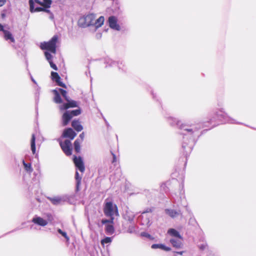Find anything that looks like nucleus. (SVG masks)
Wrapping results in <instances>:
<instances>
[{
	"label": "nucleus",
	"mask_w": 256,
	"mask_h": 256,
	"mask_svg": "<svg viewBox=\"0 0 256 256\" xmlns=\"http://www.w3.org/2000/svg\"><path fill=\"white\" fill-rule=\"evenodd\" d=\"M218 112H216V116H218Z\"/></svg>",
	"instance_id": "obj_52"
},
{
	"label": "nucleus",
	"mask_w": 256,
	"mask_h": 256,
	"mask_svg": "<svg viewBox=\"0 0 256 256\" xmlns=\"http://www.w3.org/2000/svg\"><path fill=\"white\" fill-rule=\"evenodd\" d=\"M104 213L106 216L110 217L111 222H113L115 216H118L116 206L111 202H106L104 207Z\"/></svg>",
	"instance_id": "obj_1"
},
{
	"label": "nucleus",
	"mask_w": 256,
	"mask_h": 256,
	"mask_svg": "<svg viewBox=\"0 0 256 256\" xmlns=\"http://www.w3.org/2000/svg\"><path fill=\"white\" fill-rule=\"evenodd\" d=\"M176 254L182 255L183 254V252H176Z\"/></svg>",
	"instance_id": "obj_50"
},
{
	"label": "nucleus",
	"mask_w": 256,
	"mask_h": 256,
	"mask_svg": "<svg viewBox=\"0 0 256 256\" xmlns=\"http://www.w3.org/2000/svg\"><path fill=\"white\" fill-rule=\"evenodd\" d=\"M167 234L172 237V238H182L180 232L174 228H170L167 232Z\"/></svg>",
	"instance_id": "obj_15"
},
{
	"label": "nucleus",
	"mask_w": 256,
	"mask_h": 256,
	"mask_svg": "<svg viewBox=\"0 0 256 256\" xmlns=\"http://www.w3.org/2000/svg\"><path fill=\"white\" fill-rule=\"evenodd\" d=\"M74 149L76 152H79L80 150V145H74Z\"/></svg>",
	"instance_id": "obj_34"
},
{
	"label": "nucleus",
	"mask_w": 256,
	"mask_h": 256,
	"mask_svg": "<svg viewBox=\"0 0 256 256\" xmlns=\"http://www.w3.org/2000/svg\"><path fill=\"white\" fill-rule=\"evenodd\" d=\"M48 199L54 205L61 204L68 200L66 196H56L54 197H48Z\"/></svg>",
	"instance_id": "obj_5"
},
{
	"label": "nucleus",
	"mask_w": 256,
	"mask_h": 256,
	"mask_svg": "<svg viewBox=\"0 0 256 256\" xmlns=\"http://www.w3.org/2000/svg\"><path fill=\"white\" fill-rule=\"evenodd\" d=\"M150 220L149 218L146 214V213L144 212L142 216V224L144 226H148L150 225Z\"/></svg>",
	"instance_id": "obj_23"
},
{
	"label": "nucleus",
	"mask_w": 256,
	"mask_h": 256,
	"mask_svg": "<svg viewBox=\"0 0 256 256\" xmlns=\"http://www.w3.org/2000/svg\"><path fill=\"white\" fill-rule=\"evenodd\" d=\"M6 30H4L3 26L0 24V32H3Z\"/></svg>",
	"instance_id": "obj_43"
},
{
	"label": "nucleus",
	"mask_w": 256,
	"mask_h": 256,
	"mask_svg": "<svg viewBox=\"0 0 256 256\" xmlns=\"http://www.w3.org/2000/svg\"><path fill=\"white\" fill-rule=\"evenodd\" d=\"M108 22L109 26L114 30H119L120 26L118 24V19L115 16H110L108 18Z\"/></svg>",
	"instance_id": "obj_7"
},
{
	"label": "nucleus",
	"mask_w": 256,
	"mask_h": 256,
	"mask_svg": "<svg viewBox=\"0 0 256 256\" xmlns=\"http://www.w3.org/2000/svg\"><path fill=\"white\" fill-rule=\"evenodd\" d=\"M106 232L108 234H112L114 232V228L112 224H108L106 226Z\"/></svg>",
	"instance_id": "obj_26"
},
{
	"label": "nucleus",
	"mask_w": 256,
	"mask_h": 256,
	"mask_svg": "<svg viewBox=\"0 0 256 256\" xmlns=\"http://www.w3.org/2000/svg\"><path fill=\"white\" fill-rule=\"evenodd\" d=\"M4 38L6 40H10L11 42H14L15 40L14 37L12 36L11 32L7 30H6L4 32Z\"/></svg>",
	"instance_id": "obj_21"
},
{
	"label": "nucleus",
	"mask_w": 256,
	"mask_h": 256,
	"mask_svg": "<svg viewBox=\"0 0 256 256\" xmlns=\"http://www.w3.org/2000/svg\"><path fill=\"white\" fill-rule=\"evenodd\" d=\"M58 233H59V234H62V232H63V231H62L60 229H58Z\"/></svg>",
	"instance_id": "obj_49"
},
{
	"label": "nucleus",
	"mask_w": 256,
	"mask_h": 256,
	"mask_svg": "<svg viewBox=\"0 0 256 256\" xmlns=\"http://www.w3.org/2000/svg\"><path fill=\"white\" fill-rule=\"evenodd\" d=\"M29 4H30V11L31 12H50L49 10H46L44 7L41 8V7H38L36 8L34 10V2L33 0H29Z\"/></svg>",
	"instance_id": "obj_13"
},
{
	"label": "nucleus",
	"mask_w": 256,
	"mask_h": 256,
	"mask_svg": "<svg viewBox=\"0 0 256 256\" xmlns=\"http://www.w3.org/2000/svg\"><path fill=\"white\" fill-rule=\"evenodd\" d=\"M70 139L65 140V141L64 142V144H70Z\"/></svg>",
	"instance_id": "obj_45"
},
{
	"label": "nucleus",
	"mask_w": 256,
	"mask_h": 256,
	"mask_svg": "<svg viewBox=\"0 0 256 256\" xmlns=\"http://www.w3.org/2000/svg\"><path fill=\"white\" fill-rule=\"evenodd\" d=\"M53 93L54 94V102L56 104H61L62 102V99L58 92L56 90H53Z\"/></svg>",
	"instance_id": "obj_22"
},
{
	"label": "nucleus",
	"mask_w": 256,
	"mask_h": 256,
	"mask_svg": "<svg viewBox=\"0 0 256 256\" xmlns=\"http://www.w3.org/2000/svg\"><path fill=\"white\" fill-rule=\"evenodd\" d=\"M111 153H112V157H113L112 162L114 163V162H116V154H114V152L112 151H111Z\"/></svg>",
	"instance_id": "obj_39"
},
{
	"label": "nucleus",
	"mask_w": 256,
	"mask_h": 256,
	"mask_svg": "<svg viewBox=\"0 0 256 256\" xmlns=\"http://www.w3.org/2000/svg\"><path fill=\"white\" fill-rule=\"evenodd\" d=\"M65 154L70 156L72 154L73 145H60Z\"/></svg>",
	"instance_id": "obj_18"
},
{
	"label": "nucleus",
	"mask_w": 256,
	"mask_h": 256,
	"mask_svg": "<svg viewBox=\"0 0 256 256\" xmlns=\"http://www.w3.org/2000/svg\"><path fill=\"white\" fill-rule=\"evenodd\" d=\"M1 16L2 18H4L6 17V14L4 13H2L1 14Z\"/></svg>",
	"instance_id": "obj_47"
},
{
	"label": "nucleus",
	"mask_w": 256,
	"mask_h": 256,
	"mask_svg": "<svg viewBox=\"0 0 256 256\" xmlns=\"http://www.w3.org/2000/svg\"><path fill=\"white\" fill-rule=\"evenodd\" d=\"M58 38V36L54 35L48 42L41 43L40 46V48L42 50H47L53 54H56Z\"/></svg>",
	"instance_id": "obj_2"
},
{
	"label": "nucleus",
	"mask_w": 256,
	"mask_h": 256,
	"mask_svg": "<svg viewBox=\"0 0 256 256\" xmlns=\"http://www.w3.org/2000/svg\"><path fill=\"white\" fill-rule=\"evenodd\" d=\"M72 126L77 132H80L83 129L79 120H74L72 122Z\"/></svg>",
	"instance_id": "obj_16"
},
{
	"label": "nucleus",
	"mask_w": 256,
	"mask_h": 256,
	"mask_svg": "<svg viewBox=\"0 0 256 256\" xmlns=\"http://www.w3.org/2000/svg\"><path fill=\"white\" fill-rule=\"evenodd\" d=\"M220 116H222V117H224V114L223 113H222V114H220Z\"/></svg>",
	"instance_id": "obj_51"
},
{
	"label": "nucleus",
	"mask_w": 256,
	"mask_h": 256,
	"mask_svg": "<svg viewBox=\"0 0 256 256\" xmlns=\"http://www.w3.org/2000/svg\"><path fill=\"white\" fill-rule=\"evenodd\" d=\"M182 238H171L170 240V242L174 247L176 248H180L182 246Z\"/></svg>",
	"instance_id": "obj_11"
},
{
	"label": "nucleus",
	"mask_w": 256,
	"mask_h": 256,
	"mask_svg": "<svg viewBox=\"0 0 256 256\" xmlns=\"http://www.w3.org/2000/svg\"><path fill=\"white\" fill-rule=\"evenodd\" d=\"M61 234L66 238V241L68 242L70 238L67 236V234H66V232H63Z\"/></svg>",
	"instance_id": "obj_36"
},
{
	"label": "nucleus",
	"mask_w": 256,
	"mask_h": 256,
	"mask_svg": "<svg viewBox=\"0 0 256 256\" xmlns=\"http://www.w3.org/2000/svg\"><path fill=\"white\" fill-rule=\"evenodd\" d=\"M32 221L34 224L42 226H44L48 224L46 220L37 216H34Z\"/></svg>",
	"instance_id": "obj_9"
},
{
	"label": "nucleus",
	"mask_w": 256,
	"mask_h": 256,
	"mask_svg": "<svg viewBox=\"0 0 256 256\" xmlns=\"http://www.w3.org/2000/svg\"><path fill=\"white\" fill-rule=\"evenodd\" d=\"M102 223L103 224H106L108 222L111 223V224L112 223V222H110V220H102Z\"/></svg>",
	"instance_id": "obj_41"
},
{
	"label": "nucleus",
	"mask_w": 256,
	"mask_h": 256,
	"mask_svg": "<svg viewBox=\"0 0 256 256\" xmlns=\"http://www.w3.org/2000/svg\"><path fill=\"white\" fill-rule=\"evenodd\" d=\"M59 91L60 92V94L64 98V99L66 101H68V98L67 96V92L66 90H63L62 88H59Z\"/></svg>",
	"instance_id": "obj_28"
},
{
	"label": "nucleus",
	"mask_w": 256,
	"mask_h": 256,
	"mask_svg": "<svg viewBox=\"0 0 256 256\" xmlns=\"http://www.w3.org/2000/svg\"><path fill=\"white\" fill-rule=\"evenodd\" d=\"M152 248L153 249L160 248L166 252H168L171 250V248L170 247L166 246L162 244H154L152 246Z\"/></svg>",
	"instance_id": "obj_20"
},
{
	"label": "nucleus",
	"mask_w": 256,
	"mask_h": 256,
	"mask_svg": "<svg viewBox=\"0 0 256 256\" xmlns=\"http://www.w3.org/2000/svg\"><path fill=\"white\" fill-rule=\"evenodd\" d=\"M166 214L172 218H176L180 214V211H176L172 209H166Z\"/></svg>",
	"instance_id": "obj_17"
},
{
	"label": "nucleus",
	"mask_w": 256,
	"mask_h": 256,
	"mask_svg": "<svg viewBox=\"0 0 256 256\" xmlns=\"http://www.w3.org/2000/svg\"><path fill=\"white\" fill-rule=\"evenodd\" d=\"M50 67L53 68L54 70H58V68L54 64V62H50Z\"/></svg>",
	"instance_id": "obj_33"
},
{
	"label": "nucleus",
	"mask_w": 256,
	"mask_h": 256,
	"mask_svg": "<svg viewBox=\"0 0 256 256\" xmlns=\"http://www.w3.org/2000/svg\"><path fill=\"white\" fill-rule=\"evenodd\" d=\"M75 178H76V190H78L79 186L80 184V182H81V180H82V176L79 175V174L78 172H76Z\"/></svg>",
	"instance_id": "obj_25"
},
{
	"label": "nucleus",
	"mask_w": 256,
	"mask_h": 256,
	"mask_svg": "<svg viewBox=\"0 0 256 256\" xmlns=\"http://www.w3.org/2000/svg\"><path fill=\"white\" fill-rule=\"evenodd\" d=\"M206 245L204 244L200 245V248L202 250H204L206 248Z\"/></svg>",
	"instance_id": "obj_44"
},
{
	"label": "nucleus",
	"mask_w": 256,
	"mask_h": 256,
	"mask_svg": "<svg viewBox=\"0 0 256 256\" xmlns=\"http://www.w3.org/2000/svg\"><path fill=\"white\" fill-rule=\"evenodd\" d=\"M22 163H23L24 169L27 172L30 173L32 172L33 169H32L31 164L30 163H26L24 160L22 161Z\"/></svg>",
	"instance_id": "obj_24"
},
{
	"label": "nucleus",
	"mask_w": 256,
	"mask_h": 256,
	"mask_svg": "<svg viewBox=\"0 0 256 256\" xmlns=\"http://www.w3.org/2000/svg\"><path fill=\"white\" fill-rule=\"evenodd\" d=\"M74 162L75 166L81 172H84L85 170V166L82 158L80 157L74 156Z\"/></svg>",
	"instance_id": "obj_6"
},
{
	"label": "nucleus",
	"mask_w": 256,
	"mask_h": 256,
	"mask_svg": "<svg viewBox=\"0 0 256 256\" xmlns=\"http://www.w3.org/2000/svg\"><path fill=\"white\" fill-rule=\"evenodd\" d=\"M34 2L44 7L46 10L50 8L52 4V0H43L42 2H41L40 0H34Z\"/></svg>",
	"instance_id": "obj_14"
},
{
	"label": "nucleus",
	"mask_w": 256,
	"mask_h": 256,
	"mask_svg": "<svg viewBox=\"0 0 256 256\" xmlns=\"http://www.w3.org/2000/svg\"><path fill=\"white\" fill-rule=\"evenodd\" d=\"M184 130L188 132H190V134H192L196 130H198V129L193 130L192 128H185Z\"/></svg>",
	"instance_id": "obj_32"
},
{
	"label": "nucleus",
	"mask_w": 256,
	"mask_h": 256,
	"mask_svg": "<svg viewBox=\"0 0 256 256\" xmlns=\"http://www.w3.org/2000/svg\"><path fill=\"white\" fill-rule=\"evenodd\" d=\"M36 145H31V150H32L33 154H36Z\"/></svg>",
	"instance_id": "obj_38"
},
{
	"label": "nucleus",
	"mask_w": 256,
	"mask_h": 256,
	"mask_svg": "<svg viewBox=\"0 0 256 256\" xmlns=\"http://www.w3.org/2000/svg\"><path fill=\"white\" fill-rule=\"evenodd\" d=\"M96 15L94 14H89L86 16L80 18L78 24L79 26L81 28H87L94 25Z\"/></svg>",
	"instance_id": "obj_3"
},
{
	"label": "nucleus",
	"mask_w": 256,
	"mask_h": 256,
	"mask_svg": "<svg viewBox=\"0 0 256 256\" xmlns=\"http://www.w3.org/2000/svg\"><path fill=\"white\" fill-rule=\"evenodd\" d=\"M74 144H80V142H78V140H75V142H74Z\"/></svg>",
	"instance_id": "obj_48"
},
{
	"label": "nucleus",
	"mask_w": 256,
	"mask_h": 256,
	"mask_svg": "<svg viewBox=\"0 0 256 256\" xmlns=\"http://www.w3.org/2000/svg\"><path fill=\"white\" fill-rule=\"evenodd\" d=\"M35 140H36V138H35L34 135L33 134L32 135V138L30 140V144H35Z\"/></svg>",
	"instance_id": "obj_37"
},
{
	"label": "nucleus",
	"mask_w": 256,
	"mask_h": 256,
	"mask_svg": "<svg viewBox=\"0 0 256 256\" xmlns=\"http://www.w3.org/2000/svg\"><path fill=\"white\" fill-rule=\"evenodd\" d=\"M141 236H142L148 238H150V234H149L148 233L146 232H142L141 233Z\"/></svg>",
	"instance_id": "obj_35"
},
{
	"label": "nucleus",
	"mask_w": 256,
	"mask_h": 256,
	"mask_svg": "<svg viewBox=\"0 0 256 256\" xmlns=\"http://www.w3.org/2000/svg\"><path fill=\"white\" fill-rule=\"evenodd\" d=\"M76 136V134L71 128L66 129L63 132L62 136L64 138H69L70 140H73Z\"/></svg>",
	"instance_id": "obj_12"
},
{
	"label": "nucleus",
	"mask_w": 256,
	"mask_h": 256,
	"mask_svg": "<svg viewBox=\"0 0 256 256\" xmlns=\"http://www.w3.org/2000/svg\"><path fill=\"white\" fill-rule=\"evenodd\" d=\"M81 114L80 108L72 110H67L62 116V124L64 126H66L69 123L70 120L75 116H78Z\"/></svg>",
	"instance_id": "obj_4"
},
{
	"label": "nucleus",
	"mask_w": 256,
	"mask_h": 256,
	"mask_svg": "<svg viewBox=\"0 0 256 256\" xmlns=\"http://www.w3.org/2000/svg\"><path fill=\"white\" fill-rule=\"evenodd\" d=\"M136 231L135 227L134 225L130 226L128 229V232L129 233H132Z\"/></svg>",
	"instance_id": "obj_31"
},
{
	"label": "nucleus",
	"mask_w": 256,
	"mask_h": 256,
	"mask_svg": "<svg viewBox=\"0 0 256 256\" xmlns=\"http://www.w3.org/2000/svg\"><path fill=\"white\" fill-rule=\"evenodd\" d=\"M84 132L82 133L80 135V138H81L82 140L84 138Z\"/></svg>",
	"instance_id": "obj_46"
},
{
	"label": "nucleus",
	"mask_w": 256,
	"mask_h": 256,
	"mask_svg": "<svg viewBox=\"0 0 256 256\" xmlns=\"http://www.w3.org/2000/svg\"><path fill=\"white\" fill-rule=\"evenodd\" d=\"M68 102L60 106V110H66L71 108H76L78 106V103L74 100L67 101Z\"/></svg>",
	"instance_id": "obj_10"
},
{
	"label": "nucleus",
	"mask_w": 256,
	"mask_h": 256,
	"mask_svg": "<svg viewBox=\"0 0 256 256\" xmlns=\"http://www.w3.org/2000/svg\"><path fill=\"white\" fill-rule=\"evenodd\" d=\"M134 218V215L130 212H127L126 214L124 215V218L130 222L132 221Z\"/></svg>",
	"instance_id": "obj_27"
},
{
	"label": "nucleus",
	"mask_w": 256,
	"mask_h": 256,
	"mask_svg": "<svg viewBox=\"0 0 256 256\" xmlns=\"http://www.w3.org/2000/svg\"><path fill=\"white\" fill-rule=\"evenodd\" d=\"M186 146H188L187 145L184 146H182V148H183L184 150H185V149H186V148L188 149V152H186V154H187L188 152H190L191 151V148H189V147H188Z\"/></svg>",
	"instance_id": "obj_40"
},
{
	"label": "nucleus",
	"mask_w": 256,
	"mask_h": 256,
	"mask_svg": "<svg viewBox=\"0 0 256 256\" xmlns=\"http://www.w3.org/2000/svg\"><path fill=\"white\" fill-rule=\"evenodd\" d=\"M52 80L56 83L57 85L64 88H66V85L61 82V78L56 72H51Z\"/></svg>",
	"instance_id": "obj_8"
},
{
	"label": "nucleus",
	"mask_w": 256,
	"mask_h": 256,
	"mask_svg": "<svg viewBox=\"0 0 256 256\" xmlns=\"http://www.w3.org/2000/svg\"><path fill=\"white\" fill-rule=\"evenodd\" d=\"M112 242V238L110 237H106L104 239L101 240V244L102 245H104L106 244H109Z\"/></svg>",
	"instance_id": "obj_29"
},
{
	"label": "nucleus",
	"mask_w": 256,
	"mask_h": 256,
	"mask_svg": "<svg viewBox=\"0 0 256 256\" xmlns=\"http://www.w3.org/2000/svg\"><path fill=\"white\" fill-rule=\"evenodd\" d=\"M104 16H100L99 17L98 19L96 20H94V26H95L96 28H98L102 26V25L104 24Z\"/></svg>",
	"instance_id": "obj_19"
},
{
	"label": "nucleus",
	"mask_w": 256,
	"mask_h": 256,
	"mask_svg": "<svg viewBox=\"0 0 256 256\" xmlns=\"http://www.w3.org/2000/svg\"><path fill=\"white\" fill-rule=\"evenodd\" d=\"M6 0H0V7L5 4Z\"/></svg>",
	"instance_id": "obj_42"
},
{
	"label": "nucleus",
	"mask_w": 256,
	"mask_h": 256,
	"mask_svg": "<svg viewBox=\"0 0 256 256\" xmlns=\"http://www.w3.org/2000/svg\"><path fill=\"white\" fill-rule=\"evenodd\" d=\"M44 55H45V56H46V60L48 61L49 62H52V54H50L48 52H44Z\"/></svg>",
	"instance_id": "obj_30"
}]
</instances>
